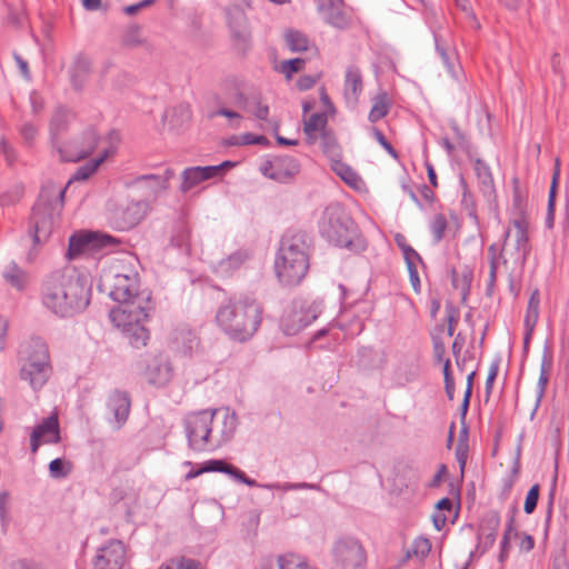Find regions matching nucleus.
<instances>
[{
  "label": "nucleus",
  "instance_id": "nucleus-1",
  "mask_svg": "<svg viewBox=\"0 0 569 569\" xmlns=\"http://www.w3.org/2000/svg\"><path fill=\"white\" fill-rule=\"evenodd\" d=\"M140 280L136 271L122 268L109 271L100 283V289L108 291L109 297L119 302L109 313L111 322L128 338L134 348L147 345L150 333L144 323L148 321L153 305L150 293L139 291Z\"/></svg>",
  "mask_w": 569,
  "mask_h": 569
},
{
  "label": "nucleus",
  "instance_id": "nucleus-2",
  "mask_svg": "<svg viewBox=\"0 0 569 569\" xmlns=\"http://www.w3.org/2000/svg\"><path fill=\"white\" fill-rule=\"evenodd\" d=\"M91 282L76 269L56 270L41 284L42 305L61 318L83 311L90 303Z\"/></svg>",
  "mask_w": 569,
  "mask_h": 569
},
{
  "label": "nucleus",
  "instance_id": "nucleus-3",
  "mask_svg": "<svg viewBox=\"0 0 569 569\" xmlns=\"http://www.w3.org/2000/svg\"><path fill=\"white\" fill-rule=\"evenodd\" d=\"M263 309L253 298L232 297L221 303L216 322L221 331L237 342L249 341L260 328Z\"/></svg>",
  "mask_w": 569,
  "mask_h": 569
},
{
  "label": "nucleus",
  "instance_id": "nucleus-4",
  "mask_svg": "<svg viewBox=\"0 0 569 569\" xmlns=\"http://www.w3.org/2000/svg\"><path fill=\"white\" fill-rule=\"evenodd\" d=\"M307 233L288 231L280 241L274 260V271L279 282L286 287L298 286L309 269V243Z\"/></svg>",
  "mask_w": 569,
  "mask_h": 569
},
{
  "label": "nucleus",
  "instance_id": "nucleus-5",
  "mask_svg": "<svg viewBox=\"0 0 569 569\" xmlns=\"http://www.w3.org/2000/svg\"><path fill=\"white\" fill-rule=\"evenodd\" d=\"M530 252L528 236V222L525 217L519 216L511 221L503 233V244L499 249L496 243L489 246L488 257L490 262L488 289L495 284L499 266L511 261L515 264H523Z\"/></svg>",
  "mask_w": 569,
  "mask_h": 569
},
{
  "label": "nucleus",
  "instance_id": "nucleus-6",
  "mask_svg": "<svg viewBox=\"0 0 569 569\" xmlns=\"http://www.w3.org/2000/svg\"><path fill=\"white\" fill-rule=\"evenodd\" d=\"M319 232L337 247L355 251L363 248L353 221L338 203H330L325 208L319 220Z\"/></svg>",
  "mask_w": 569,
  "mask_h": 569
},
{
  "label": "nucleus",
  "instance_id": "nucleus-7",
  "mask_svg": "<svg viewBox=\"0 0 569 569\" xmlns=\"http://www.w3.org/2000/svg\"><path fill=\"white\" fill-rule=\"evenodd\" d=\"M20 378L28 381L33 390L41 389L51 375L47 343L41 338H31L20 347Z\"/></svg>",
  "mask_w": 569,
  "mask_h": 569
},
{
  "label": "nucleus",
  "instance_id": "nucleus-8",
  "mask_svg": "<svg viewBox=\"0 0 569 569\" xmlns=\"http://www.w3.org/2000/svg\"><path fill=\"white\" fill-rule=\"evenodd\" d=\"M206 452L214 451L227 445L236 435L238 418L229 408L211 409Z\"/></svg>",
  "mask_w": 569,
  "mask_h": 569
},
{
  "label": "nucleus",
  "instance_id": "nucleus-9",
  "mask_svg": "<svg viewBox=\"0 0 569 569\" xmlns=\"http://www.w3.org/2000/svg\"><path fill=\"white\" fill-rule=\"evenodd\" d=\"M148 211L149 203L146 200L112 204L108 209V221L112 228L124 231L136 227Z\"/></svg>",
  "mask_w": 569,
  "mask_h": 569
},
{
  "label": "nucleus",
  "instance_id": "nucleus-10",
  "mask_svg": "<svg viewBox=\"0 0 569 569\" xmlns=\"http://www.w3.org/2000/svg\"><path fill=\"white\" fill-rule=\"evenodd\" d=\"M211 409L189 412L183 418L188 446L197 452H206Z\"/></svg>",
  "mask_w": 569,
  "mask_h": 569
},
{
  "label": "nucleus",
  "instance_id": "nucleus-11",
  "mask_svg": "<svg viewBox=\"0 0 569 569\" xmlns=\"http://www.w3.org/2000/svg\"><path fill=\"white\" fill-rule=\"evenodd\" d=\"M335 563L340 569H363L367 557L361 543L353 538H342L332 548Z\"/></svg>",
  "mask_w": 569,
  "mask_h": 569
},
{
  "label": "nucleus",
  "instance_id": "nucleus-12",
  "mask_svg": "<svg viewBox=\"0 0 569 569\" xmlns=\"http://www.w3.org/2000/svg\"><path fill=\"white\" fill-rule=\"evenodd\" d=\"M319 306L295 302L281 318V329L287 336H295L312 323L319 315Z\"/></svg>",
  "mask_w": 569,
  "mask_h": 569
},
{
  "label": "nucleus",
  "instance_id": "nucleus-13",
  "mask_svg": "<svg viewBox=\"0 0 569 569\" xmlns=\"http://www.w3.org/2000/svg\"><path fill=\"white\" fill-rule=\"evenodd\" d=\"M116 243V239L106 233L78 232L70 237L67 258L73 260L87 252H93Z\"/></svg>",
  "mask_w": 569,
  "mask_h": 569
},
{
  "label": "nucleus",
  "instance_id": "nucleus-14",
  "mask_svg": "<svg viewBox=\"0 0 569 569\" xmlns=\"http://www.w3.org/2000/svg\"><path fill=\"white\" fill-rule=\"evenodd\" d=\"M54 226V217L49 204L38 201L31 212L29 231L34 244L47 241Z\"/></svg>",
  "mask_w": 569,
  "mask_h": 569
},
{
  "label": "nucleus",
  "instance_id": "nucleus-15",
  "mask_svg": "<svg viewBox=\"0 0 569 569\" xmlns=\"http://www.w3.org/2000/svg\"><path fill=\"white\" fill-rule=\"evenodd\" d=\"M98 143L96 130L89 129L83 133L81 141L74 140L66 144L59 143L54 148L62 161L77 162L89 156Z\"/></svg>",
  "mask_w": 569,
  "mask_h": 569
},
{
  "label": "nucleus",
  "instance_id": "nucleus-16",
  "mask_svg": "<svg viewBox=\"0 0 569 569\" xmlns=\"http://www.w3.org/2000/svg\"><path fill=\"white\" fill-rule=\"evenodd\" d=\"M261 173L280 183H287L299 172L298 161L290 156L274 157L263 162L260 167Z\"/></svg>",
  "mask_w": 569,
  "mask_h": 569
},
{
  "label": "nucleus",
  "instance_id": "nucleus-17",
  "mask_svg": "<svg viewBox=\"0 0 569 569\" xmlns=\"http://www.w3.org/2000/svg\"><path fill=\"white\" fill-rule=\"evenodd\" d=\"M107 419L109 423L119 430L127 422L131 408V399L127 391L114 389L107 398Z\"/></svg>",
  "mask_w": 569,
  "mask_h": 569
},
{
  "label": "nucleus",
  "instance_id": "nucleus-18",
  "mask_svg": "<svg viewBox=\"0 0 569 569\" xmlns=\"http://www.w3.org/2000/svg\"><path fill=\"white\" fill-rule=\"evenodd\" d=\"M61 440L59 419L56 413L43 419L30 435V449L36 453L41 445H56Z\"/></svg>",
  "mask_w": 569,
  "mask_h": 569
},
{
  "label": "nucleus",
  "instance_id": "nucleus-19",
  "mask_svg": "<svg viewBox=\"0 0 569 569\" xmlns=\"http://www.w3.org/2000/svg\"><path fill=\"white\" fill-rule=\"evenodd\" d=\"M124 556V545L120 540H110L98 549L93 559V569H121Z\"/></svg>",
  "mask_w": 569,
  "mask_h": 569
},
{
  "label": "nucleus",
  "instance_id": "nucleus-20",
  "mask_svg": "<svg viewBox=\"0 0 569 569\" xmlns=\"http://www.w3.org/2000/svg\"><path fill=\"white\" fill-rule=\"evenodd\" d=\"M173 377V367L168 356L159 353L147 361L144 378L154 387H164Z\"/></svg>",
  "mask_w": 569,
  "mask_h": 569
},
{
  "label": "nucleus",
  "instance_id": "nucleus-21",
  "mask_svg": "<svg viewBox=\"0 0 569 569\" xmlns=\"http://www.w3.org/2000/svg\"><path fill=\"white\" fill-rule=\"evenodd\" d=\"M174 176L172 169L167 168L162 174H142L132 181V186L147 189L148 194L156 197L160 191L168 189L169 180Z\"/></svg>",
  "mask_w": 569,
  "mask_h": 569
},
{
  "label": "nucleus",
  "instance_id": "nucleus-22",
  "mask_svg": "<svg viewBox=\"0 0 569 569\" xmlns=\"http://www.w3.org/2000/svg\"><path fill=\"white\" fill-rule=\"evenodd\" d=\"M206 472H222L248 487L258 486L254 479L249 478L242 470L221 459H211L203 463Z\"/></svg>",
  "mask_w": 569,
  "mask_h": 569
},
{
  "label": "nucleus",
  "instance_id": "nucleus-23",
  "mask_svg": "<svg viewBox=\"0 0 569 569\" xmlns=\"http://www.w3.org/2000/svg\"><path fill=\"white\" fill-rule=\"evenodd\" d=\"M363 82L359 68L349 66L346 70L343 93L348 102L356 104L362 92Z\"/></svg>",
  "mask_w": 569,
  "mask_h": 569
},
{
  "label": "nucleus",
  "instance_id": "nucleus-24",
  "mask_svg": "<svg viewBox=\"0 0 569 569\" xmlns=\"http://www.w3.org/2000/svg\"><path fill=\"white\" fill-rule=\"evenodd\" d=\"M216 169L210 168V166L206 167H190L183 170L182 172V182L180 186L181 192H188L202 181L214 178L212 171Z\"/></svg>",
  "mask_w": 569,
  "mask_h": 569
},
{
  "label": "nucleus",
  "instance_id": "nucleus-25",
  "mask_svg": "<svg viewBox=\"0 0 569 569\" xmlns=\"http://www.w3.org/2000/svg\"><path fill=\"white\" fill-rule=\"evenodd\" d=\"M317 4L319 12L328 23L339 28L346 23L342 0H317Z\"/></svg>",
  "mask_w": 569,
  "mask_h": 569
},
{
  "label": "nucleus",
  "instance_id": "nucleus-26",
  "mask_svg": "<svg viewBox=\"0 0 569 569\" xmlns=\"http://www.w3.org/2000/svg\"><path fill=\"white\" fill-rule=\"evenodd\" d=\"M237 107L244 110L248 113L253 114L259 120H267L269 116V107L263 103L259 94L244 96L239 93L236 100Z\"/></svg>",
  "mask_w": 569,
  "mask_h": 569
},
{
  "label": "nucleus",
  "instance_id": "nucleus-27",
  "mask_svg": "<svg viewBox=\"0 0 569 569\" xmlns=\"http://www.w3.org/2000/svg\"><path fill=\"white\" fill-rule=\"evenodd\" d=\"M260 569H317L295 555L279 556L276 560L266 561Z\"/></svg>",
  "mask_w": 569,
  "mask_h": 569
},
{
  "label": "nucleus",
  "instance_id": "nucleus-28",
  "mask_svg": "<svg viewBox=\"0 0 569 569\" xmlns=\"http://www.w3.org/2000/svg\"><path fill=\"white\" fill-rule=\"evenodd\" d=\"M2 277L12 288L18 291L26 289L29 282V274L16 262L11 261L3 270Z\"/></svg>",
  "mask_w": 569,
  "mask_h": 569
},
{
  "label": "nucleus",
  "instance_id": "nucleus-29",
  "mask_svg": "<svg viewBox=\"0 0 569 569\" xmlns=\"http://www.w3.org/2000/svg\"><path fill=\"white\" fill-rule=\"evenodd\" d=\"M72 114L67 109H58L50 122V136L53 148L60 143L59 137L68 128Z\"/></svg>",
  "mask_w": 569,
  "mask_h": 569
},
{
  "label": "nucleus",
  "instance_id": "nucleus-30",
  "mask_svg": "<svg viewBox=\"0 0 569 569\" xmlns=\"http://www.w3.org/2000/svg\"><path fill=\"white\" fill-rule=\"evenodd\" d=\"M114 151H116L114 147H109V148L104 149L98 158L92 159L89 162L81 166L80 168H78L76 173L73 174L72 179L69 182H71L72 180H76V181L87 180L90 176H92L97 171L99 166L108 157H110L111 154L114 153Z\"/></svg>",
  "mask_w": 569,
  "mask_h": 569
},
{
  "label": "nucleus",
  "instance_id": "nucleus-31",
  "mask_svg": "<svg viewBox=\"0 0 569 569\" xmlns=\"http://www.w3.org/2000/svg\"><path fill=\"white\" fill-rule=\"evenodd\" d=\"M91 62L88 57L78 54L69 70L71 82L74 88L80 89L83 86L84 77L89 73Z\"/></svg>",
  "mask_w": 569,
  "mask_h": 569
},
{
  "label": "nucleus",
  "instance_id": "nucleus-32",
  "mask_svg": "<svg viewBox=\"0 0 569 569\" xmlns=\"http://www.w3.org/2000/svg\"><path fill=\"white\" fill-rule=\"evenodd\" d=\"M327 124V117L325 113H313L305 120L303 132L307 137L308 143L312 144L317 140L318 132L322 131Z\"/></svg>",
  "mask_w": 569,
  "mask_h": 569
},
{
  "label": "nucleus",
  "instance_id": "nucleus-33",
  "mask_svg": "<svg viewBox=\"0 0 569 569\" xmlns=\"http://www.w3.org/2000/svg\"><path fill=\"white\" fill-rule=\"evenodd\" d=\"M373 103L368 114V120L375 123L385 118L391 108V101L387 92H380L373 98Z\"/></svg>",
  "mask_w": 569,
  "mask_h": 569
},
{
  "label": "nucleus",
  "instance_id": "nucleus-34",
  "mask_svg": "<svg viewBox=\"0 0 569 569\" xmlns=\"http://www.w3.org/2000/svg\"><path fill=\"white\" fill-rule=\"evenodd\" d=\"M174 341L186 356H191L199 347V338L189 329L178 330Z\"/></svg>",
  "mask_w": 569,
  "mask_h": 569
},
{
  "label": "nucleus",
  "instance_id": "nucleus-35",
  "mask_svg": "<svg viewBox=\"0 0 569 569\" xmlns=\"http://www.w3.org/2000/svg\"><path fill=\"white\" fill-rule=\"evenodd\" d=\"M540 295L536 289L532 291L523 320L526 331H533L539 318Z\"/></svg>",
  "mask_w": 569,
  "mask_h": 569
},
{
  "label": "nucleus",
  "instance_id": "nucleus-36",
  "mask_svg": "<svg viewBox=\"0 0 569 569\" xmlns=\"http://www.w3.org/2000/svg\"><path fill=\"white\" fill-rule=\"evenodd\" d=\"M248 258V254L242 251H237L218 263L217 273L227 277L237 270Z\"/></svg>",
  "mask_w": 569,
  "mask_h": 569
},
{
  "label": "nucleus",
  "instance_id": "nucleus-37",
  "mask_svg": "<svg viewBox=\"0 0 569 569\" xmlns=\"http://www.w3.org/2000/svg\"><path fill=\"white\" fill-rule=\"evenodd\" d=\"M332 169L350 187L358 188L362 182L358 173L351 167L341 161H335Z\"/></svg>",
  "mask_w": 569,
  "mask_h": 569
},
{
  "label": "nucleus",
  "instance_id": "nucleus-38",
  "mask_svg": "<svg viewBox=\"0 0 569 569\" xmlns=\"http://www.w3.org/2000/svg\"><path fill=\"white\" fill-rule=\"evenodd\" d=\"M286 42L288 48L293 52L306 51L308 49V38L295 30H290L286 33Z\"/></svg>",
  "mask_w": 569,
  "mask_h": 569
},
{
  "label": "nucleus",
  "instance_id": "nucleus-39",
  "mask_svg": "<svg viewBox=\"0 0 569 569\" xmlns=\"http://www.w3.org/2000/svg\"><path fill=\"white\" fill-rule=\"evenodd\" d=\"M257 487L268 489V490H281V491H292V490H300V489H316L317 488L316 485L308 483V482L258 483Z\"/></svg>",
  "mask_w": 569,
  "mask_h": 569
},
{
  "label": "nucleus",
  "instance_id": "nucleus-40",
  "mask_svg": "<svg viewBox=\"0 0 569 569\" xmlns=\"http://www.w3.org/2000/svg\"><path fill=\"white\" fill-rule=\"evenodd\" d=\"M190 231L188 227L183 223H179L171 236L170 243L171 246L179 249H187L189 246Z\"/></svg>",
  "mask_w": 569,
  "mask_h": 569
},
{
  "label": "nucleus",
  "instance_id": "nucleus-41",
  "mask_svg": "<svg viewBox=\"0 0 569 569\" xmlns=\"http://www.w3.org/2000/svg\"><path fill=\"white\" fill-rule=\"evenodd\" d=\"M447 226V219L442 213H438L432 218L430 231L435 243H439L442 240Z\"/></svg>",
  "mask_w": 569,
  "mask_h": 569
},
{
  "label": "nucleus",
  "instance_id": "nucleus-42",
  "mask_svg": "<svg viewBox=\"0 0 569 569\" xmlns=\"http://www.w3.org/2000/svg\"><path fill=\"white\" fill-rule=\"evenodd\" d=\"M305 66V60L301 58H295L290 60L282 61L277 70L286 76L287 79H290L293 73L300 71Z\"/></svg>",
  "mask_w": 569,
  "mask_h": 569
},
{
  "label": "nucleus",
  "instance_id": "nucleus-43",
  "mask_svg": "<svg viewBox=\"0 0 569 569\" xmlns=\"http://www.w3.org/2000/svg\"><path fill=\"white\" fill-rule=\"evenodd\" d=\"M521 532H519L516 528L515 518L513 516L510 517L506 530L501 540V558L507 553L509 548V542L513 538H518Z\"/></svg>",
  "mask_w": 569,
  "mask_h": 569
},
{
  "label": "nucleus",
  "instance_id": "nucleus-44",
  "mask_svg": "<svg viewBox=\"0 0 569 569\" xmlns=\"http://www.w3.org/2000/svg\"><path fill=\"white\" fill-rule=\"evenodd\" d=\"M539 492H540V487L538 483L533 485L527 492L525 505H523V511L527 515H531L536 510L537 503L539 500Z\"/></svg>",
  "mask_w": 569,
  "mask_h": 569
},
{
  "label": "nucleus",
  "instance_id": "nucleus-45",
  "mask_svg": "<svg viewBox=\"0 0 569 569\" xmlns=\"http://www.w3.org/2000/svg\"><path fill=\"white\" fill-rule=\"evenodd\" d=\"M475 171L478 179L482 184L489 186L492 183V176L490 167L481 159H476L475 161Z\"/></svg>",
  "mask_w": 569,
  "mask_h": 569
},
{
  "label": "nucleus",
  "instance_id": "nucleus-46",
  "mask_svg": "<svg viewBox=\"0 0 569 569\" xmlns=\"http://www.w3.org/2000/svg\"><path fill=\"white\" fill-rule=\"evenodd\" d=\"M23 188L16 186L14 188L3 192L0 196V207H7L17 203L22 197Z\"/></svg>",
  "mask_w": 569,
  "mask_h": 569
},
{
  "label": "nucleus",
  "instance_id": "nucleus-47",
  "mask_svg": "<svg viewBox=\"0 0 569 569\" xmlns=\"http://www.w3.org/2000/svg\"><path fill=\"white\" fill-rule=\"evenodd\" d=\"M50 476L54 479L64 478L69 473V469L66 468V461L61 458H56L49 463Z\"/></svg>",
  "mask_w": 569,
  "mask_h": 569
},
{
  "label": "nucleus",
  "instance_id": "nucleus-48",
  "mask_svg": "<svg viewBox=\"0 0 569 569\" xmlns=\"http://www.w3.org/2000/svg\"><path fill=\"white\" fill-rule=\"evenodd\" d=\"M431 551V542L428 538L419 537L412 543V552L417 557L425 558Z\"/></svg>",
  "mask_w": 569,
  "mask_h": 569
},
{
  "label": "nucleus",
  "instance_id": "nucleus-49",
  "mask_svg": "<svg viewBox=\"0 0 569 569\" xmlns=\"http://www.w3.org/2000/svg\"><path fill=\"white\" fill-rule=\"evenodd\" d=\"M371 132H372V136L375 137V139L377 140V142L395 159L398 158V152L397 150L392 147V144L386 139L385 134L379 130L377 129L376 127H373L371 129Z\"/></svg>",
  "mask_w": 569,
  "mask_h": 569
},
{
  "label": "nucleus",
  "instance_id": "nucleus-50",
  "mask_svg": "<svg viewBox=\"0 0 569 569\" xmlns=\"http://www.w3.org/2000/svg\"><path fill=\"white\" fill-rule=\"evenodd\" d=\"M19 132L23 139V141L31 146L38 134V128L31 122H24L21 124Z\"/></svg>",
  "mask_w": 569,
  "mask_h": 569
},
{
  "label": "nucleus",
  "instance_id": "nucleus-51",
  "mask_svg": "<svg viewBox=\"0 0 569 569\" xmlns=\"http://www.w3.org/2000/svg\"><path fill=\"white\" fill-rule=\"evenodd\" d=\"M123 42L127 46L136 47L141 43L140 28L138 26L130 27L123 34Z\"/></svg>",
  "mask_w": 569,
  "mask_h": 569
},
{
  "label": "nucleus",
  "instance_id": "nucleus-52",
  "mask_svg": "<svg viewBox=\"0 0 569 569\" xmlns=\"http://www.w3.org/2000/svg\"><path fill=\"white\" fill-rule=\"evenodd\" d=\"M398 244L403 252L407 267L422 261L419 253L412 247H410L409 244H402L399 241Z\"/></svg>",
  "mask_w": 569,
  "mask_h": 569
},
{
  "label": "nucleus",
  "instance_id": "nucleus-53",
  "mask_svg": "<svg viewBox=\"0 0 569 569\" xmlns=\"http://www.w3.org/2000/svg\"><path fill=\"white\" fill-rule=\"evenodd\" d=\"M498 371H499V362L498 361H493L490 365V367H489V372H488V377H487V380H486V395H487V397H489L490 393H491V390H492V387H493V382H495V379L497 378Z\"/></svg>",
  "mask_w": 569,
  "mask_h": 569
},
{
  "label": "nucleus",
  "instance_id": "nucleus-54",
  "mask_svg": "<svg viewBox=\"0 0 569 569\" xmlns=\"http://www.w3.org/2000/svg\"><path fill=\"white\" fill-rule=\"evenodd\" d=\"M468 455V445L465 440L460 439L456 448V459L460 465L461 470H463L467 462Z\"/></svg>",
  "mask_w": 569,
  "mask_h": 569
},
{
  "label": "nucleus",
  "instance_id": "nucleus-55",
  "mask_svg": "<svg viewBox=\"0 0 569 569\" xmlns=\"http://www.w3.org/2000/svg\"><path fill=\"white\" fill-rule=\"evenodd\" d=\"M519 539V550L520 551H523V552H529L533 549L535 547V539L532 536L526 533V532H521L520 536L518 537Z\"/></svg>",
  "mask_w": 569,
  "mask_h": 569
},
{
  "label": "nucleus",
  "instance_id": "nucleus-56",
  "mask_svg": "<svg viewBox=\"0 0 569 569\" xmlns=\"http://www.w3.org/2000/svg\"><path fill=\"white\" fill-rule=\"evenodd\" d=\"M156 0H141L138 3L124 7L123 12L128 16L137 14L141 9L152 6Z\"/></svg>",
  "mask_w": 569,
  "mask_h": 569
},
{
  "label": "nucleus",
  "instance_id": "nucleus-57",
  "mask_svg": "<svg viewBox=\"0 0 569 569\" xmlns=\"http://www.w3.org/2000/svg\"><path fill=\"white\" fill-rule=\"evenodd\" d=\"M488 523L490 525V532L487 535V539L490 543H493L497 537V529L500 523V518L497 513H492L489 519Z\"/></svg>",
  "mask_w": 569,
  "mask_h": 569
},
{
  "label": "nucleus",
  "instance_id": "nucleus-58",
  "mask_svg": "<svg viewBox=\"0 0 569 569\" xmlns=\"http://www.w3.org/2000/svg\"><path fill=\"white\" fill-rule=\"evenodd\" d=\"M408 272H409V280H410V283L412 286V289L415 290L416 293H419L420 290H421V284H420V279H419V273H418V270H417V266L416 264H411V266H408Z\"/></svg>",
  "mask_w": 569,
  "mask_h": 569
},
{
  "label": "nucleus",
  "instance_id": "nucleus-59",
  "mask_svg": "<svg viewBox=\"0 0 569 569\" xmlns=\"http://www.w3.org/2000/svg\"><path fill=\"white\" fill-rule=\"evenodd\" d=\"M550 361L547 360V357L543 356L542 362H541V371L538 380V385L540 387V395L543 392V389L548 382V372L546 366H549Z\"/></svg>",
  "mask_w": 569,
  "mask_h": 569
},
{
  "label": "nucleus",
  "instance_id": "nucleus-60",
  "mask_svg": "<svg viewBox=\"0 0 569 569\" xmlns=\"http://www.w3.org/2000/svg\"><path fill=\"white\" fill-rule=\"evenodd\" d=\"M431 519H432L433 527L438 531L442 530V528L447 523V516L445 515V512H440V511L435 510L432 516H431Z\"/></svg>",
  "mask_w": 569,
  "mask_h": 569
},
{
  "label": "nucleus",
  "instance_id": "nucleus-61",
  "mask_svg": "<svg viewBox=\"0 0 569 569\" xmlns=\"http://www.w3.org/2000/svg\"><path fill=\"white\" fill-rule=\"evenodd\" d=\"M234 166H236V163L232 161H223L220 164L210 166V168L216 169L214 171H212L213 177L219 178V177H222L228 169H231Z\"/></svg>",
  "mask_w": 569,
  "mask_h": 569
},
{
  "label": "nucleus",
  "instance_id": "nucleus-62",
  "mask_svg": "<svg viewBox=\"0 0 569 569\" xmlns=\"http://www.w3.org/2000/svg\"><path fill=\"white\" fill-rule=\"evenodd\" d=\"M166 569H203L201 565L192 559H182L177 567H168Z\"/></svg>",
  "mask_w": 569,
  "mask_h": 569
},
{
  "label": "nucleus",
  "instance_id": "nucleus-63",
  "mask_svg": "<svg viewBox=\"0 0 569 569\" xmlns=\"http://www.w3.org/2000/svg\"><path fill=\"white\" fill-rule=\"evenodd\" d=\"M317 82V78L313 76H303L298 80V87L300 90H309Z\"/></svg>",
  "mask_w": 569,
  "mask_h": 569
},
{
  "label": "nucleus",
  "instance_id": "nucleus-64",
  "mask_svg": "<svg viewBox=\"0 0 569 569\" xmlns=\"http://www.w3.org/2000/svg\"><path fill=\"white\" fill-rule=\"evenodd\" d=\"M243 142L246 144H264L268 142L267 138L263 136H253L251 133H246L242 136Z\"/></svg>",
  "mask_w": 569,
  "mask_h": 569
}]
</instances>
